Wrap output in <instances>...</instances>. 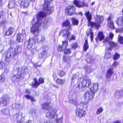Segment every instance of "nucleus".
Segmentation results:
<instances>
[{"instance_id": "f257e3e1", "label": "nucleus", "mask_w": 123, "mask_h": 123, "mask_svg": "<svg viewBox=\"0 0 123 123\" xmlns=\"http://www.w3.org/2000/svg\"><path fill=\"white\" fill-rule=\"evenodd\" d=\"M46 16H37V20L36 19L34 18L32 21L34 22V24L32 25V26L31 28V32L34 34L35 37L38 35V34L40 32L39 28L41 26L42 23V18Z\"/></svg>"}, {"instance_id": "f03ea898", "label": "nucleus", "mask_w": 123, "mask_h": 123, "mask_svg": "<svg viewBox=\"0 0 123 123\" xmlns=\"http://www.w3.org/2000/svg\"><path fill=\"white\" fill-rule=\"evenodd\" d=\"M86 18L88 20L87 26L91 27V28L95 27L98 30L101 26V24L103 22L104 19L102 16H97L95 18V21H91L92 16H86Z\"/></svg>"}, {"instance_id": "7ed1b4c3", "label": "nucleus", "mask_w": 123, "mask_h": 123, "mask_svg": "<svg viewBox=\"0 0 123 123\" xmlns=\"http://www.w3.org/2000/svg\"><path fill=\"white\" fill-rule=\"evenodd\" d=\"M81 84L83 88L89 87L90 90H94L95 91L98 89V84L96 83L91 84V79L86 76L84 77Z\"/></svg>"}, {"instance_id": "20e7f679", "label": "nucleus", "mask_w": 123, "mask_h": 123, "mask_svg": "<svg viewBox=\"0 0 123 123\" xmlns=\"http://www.w3.org/2000/svg\"><path fill=\"white\" fill-rule=\"evenodd\" d=\"M50 2V1L48 0L45 1L42 8L45 12L40 11L38 12L37 15H45L46 14L49 15L52 13L53 11V7H49Z\"/></svg>"}, {"instance_id": "39448f33", "label": "nucleus", "mask_w": 123, "mask_h": 123, "mask_svg": "<svg viewBox=\"0 0 123 123\" xmlns=\"http://www.w3.org/2000/svg\"><path fill=\"white\" fill-rule=\"evenodd\" d=\"M64 55L62 58L63 61L65 63L69 64L71 61V57L72 56H68L65 55H69L71 53V49L70 48L66 49L64 50Z\"/></svg>"}, {"instance_id": "423d86ee", "label": "nucleus", "mask_w": 123, "mask_h": 123, "mask_svg": "<svg viewBox=\"0 0 123 123\" xmlns=\"http://www.w3.org/2000/svg\"><path fill=\"white\" fill-rule=\"evenodd\" d=\"M68 46V41L67 40L62 41V45L59 44L57 47V51L60 52H63L64 49H67Z\"/></svg>"}, {"instance_id": "0eeeda50", "label": "nucleus", "mask_w": 123, "mask_h": 123, "mask_svg": "<svg viewBox=\"0 0 123 123\" xmlns=\"http://www.w3.org/2000/svg\"><path fill=\"white\" fill-rule=\"evenodd\" d=\"M34 83L31 84V86L33 88H37L38 86L41 84H43L44 82V78L40 77L38 80V81L36 78H34L33 79Z\"/></svg>"}, {"instance_id": "6e6552de", "label": "nucleus", "mask_w": 123, "mask_h": 123, "mask_svg": "<svg viewBox=\"0 0 123 123\" xmlns=\"http://www.w3.org/2000/svg\"><path fill=\"white\" fill-rule=\"evenodd\" d=\"M86 91L84 95V97L85 99H87L88 101L91 100L93 98L95 92L97 90L94 91V90H90Z\"/></svg>"}, {"instance_id": "1a4fd4ad", "label": "nucleus", "mask_w": 123, "mask_h": 123, "mask_svg": "<svg viewBox=\"0 0 123 123\" xmlns=\"http://www.w3.org/2000/svg\"><path fill=\"white\" fill-rule=\"evenodd\" d=\"M114 73L113 68H109L107 70L105 76V83L109 82L111 81L112 75Z\"/></svg>"}, {"instance_id": "9d476101", "label": "nucleus", "mask_w": 123, "mask_h": 123, "mask_svg": "<svg viewBox=\"0 0 123 123\" xmlns=\"http://www.w3.org/2000/svg\"><path fill=\"white\" fill-rule=\"evenodd\" d=\"M12 48H10L8 49L5 53V60L9 62L10 60V58L12 55L13 57L15 56L14 55Z\"/></svg>"}, {"instance_id": "9b49d317", "label": "nucleus", "mask_w": 123, "mask_h": 123, "mask_svg": "<svg viewBox=\"0 0 123 123\" xmlns=\"http://www.w3.org/2000/svg\"><path fill=\"white\" fill-rule=\"evenodd\" d=\"M75 8L73 6H68L65 9V13L68 15H72L75 14Z\"/></svg>"}, {"instance_id": "f8f14e48", "label": "nucleus", "mask_w": 123, "mask_h": 123, "mask_svg": "<svg viewBox=\"0 0 123 123\" xmlns=\"http://www.w3.org/2000/svg\"><path fill=\"white\" fill-rule=\"evenodd\" d=\"M75 111L76 116L79 118L85 117L86 114V111L81 108H77Z\"/></svg>"}, {"instance_id": "ddd939ff", "label": "nucleus", "mask_w": 123, "mask_h": 123, "mask_svg": "<svg viewBox=\"0 0 123 123\" xmlns=\"http://www.w3.org/2000/svg\"><path fill=\"white\" fill-rule=\"evenodd\" d=\"M52 77L54 80L58 85H61L65 83V80L58 78V76L55 73L53 74Z\"/></svg>"}, {"instance_id": "4468645a", "label": "nucleus", "mask_w": 123, "mask_h": 123, "mask_svg": "<svg viewBox=\"0 0 123 123\" xmlns=\"http://www.w3.org/2000/svg\"><path fill=\"white\" fill-rule=\"evenodd\" d=\"M108 44L109 47L108 48V49L109 50H111L113 48L117 49H118V45L117 42H115L112 41H110L109 42Z\"/></svg>"}, {"instance_id": "2eb2a0df", "label": "nucleus", "mask_w": 123, "mask_h": 123, "mask_svg": "<svg viewBox=\"0 0 123 123\" xmlns=\"http://www.w3.org/2000/svg\"><path fill=\"white\" fill-rule=\"evenodd\" d=\"M62 27H68V28L66 29L67 31H69L70 30H72L71 27V23L70 21L68 19H66L61 24Z\"/></svg>"}, {"instance_id": "dca6fc26", "label": "nucleus", "mask_w": 123, "mask_h": 123, "mask_svg": "<svg viewBox=\"0 0 123 123\" xmlns=\"http://www.w3.org/2000/svg\"><path fill=\"white\" fill-rule=\"evenodd\" d=\"M30 0H19L18 2L22 8H26L28 6Z\"/></svg>"}, {"instance_id": "f3484780", "label": "nucleus", "mask_w": 123, "mask_h": 123, "mask_svg": "<svg viewBox=\"0 0 123 123\" xmlns=\"http://www.w3.org/2000/svg\"><path fill=\"white\" fill-rule=\"evenodd\" d=\"M73 3L76 6L79 7H82L83 6H88L87 3H85L84 2H81L79 0H74Z\"/></svg>"}, {"instance_id": "a211bd4d", "label": "nucleus", "mask_w": 123, "mask_h": 123, "mask_svg": "<svg viewBox=\"0 0 123 123\" xmlns=\"http://www.w3.org/2000/svg\"><path fill=\"white\" fill-rule=\"evenodd\" d=\"M28 44L27 47L29 49H31L34 45H35L36 43V41L34 37L32 38L31 39L30 38L28 40Z\"/></svg>"}, {"instance_id": "6ab92c4d", "label": "nucleus", "mask_w": 123, "mask_h": 123, "mask_svg": "<svg viewBox=\"0 0 123 123\" xmlns=\"http://www.w3.org/2000/svg\"><path fill=\"white\" fill-rule=\"evenodd\" d=\"M60 34L62 35V37H65L66 36L67 39H69L70 37L71 33L69 31L67 32L66 29H64L61 31Z\"/></svg>"}, {"instance_id": "aec40b11", "label": "nucleus", "mask_w": 123, "mask_h": 123, "mask_svg": "<svg viewBox=\"0 0 123 123\" xmlns=\"http://www.w3.org/2000/svg\"><path fill=\"white\" fill-rule=\"evenodd\" d=\"M51 103L50 102H45L42 104V108L44 110L49 111L50 108H51V106L50 105Z\"/></svg>"}, {"instance_id": "412c9836", "label": "nucleus", "mask_w": 123, "mask_h": 123, "mask_svg": "<svg viewBox=\"0 0 123 123\" xmlns=\"http://www.w3.org/2000/svg\"><path fill=\"white\" fill-rule=\"evenodd\" d=\"M16 41L18 43L21 42L24 38V35L23 33H18L16 35Z\"/></svg>"}, {"instance_id": "4be33fe9", "label": "nucleus", "mask_w": 123, "mask_h": 123, "mask_svg": "<svg viewBox=\"0 0 123 123\" xmlns=\"http://www.w3.org/2000/svg\"><path fill=\"white\" fill-rule=\"evenodd\" d=\"M21 49L22 47L19 45H17L16 47L14 49L13 48V52L14 55L16 56L19 53L18 51L21 50Z\"/></svg>"}, {"instance_id": "5701e85b", "label": "nucleus", "mask_w": 123, "mask_h": 123, "mask_svg": "<svg viewBox=\"0 0 123 123\" xmlns=\"http://www.w3.org/2000/svg\"><path fill=\"white\" fill-rule=\"evenodd\" d=\"M9 97H2V102L0 101V105L1 103L4 106H6L7 102L8 101H9Z\"/></svg>"}, {"instance_id": "b1692460", "label": "nucleus", "mask_w": 123, "mask_h": 123, "mask_svg": "<svg viewBox=\"0 0 123 123\" xmlns=\"http://www.w3.org/2000/svg\"><path fill=\"white\" fill-rule=\"evenodd\" d=\"M98 38L99 39V41H101L104 38V36L103 32L100 31L98 33L97 37L95 38V40L97 42L98 41Z\"/></svg>"}, {"instance_id": "393cba45", "label": "nucleus", "mask_w": 123, "mask_h": 123, "mask_svg": "<svg viewBox=\"0 0 123 123\" xmlns=\"http://www.w3.org/2000/svg\"><path fill=\"white\" fill-rule=\"evenodd\" d=\"M116 23L119 26H123V16L118 18L117 19Z\"/></svg>"}, {"instance_id": "a878e982", "label": "nucleus", "mask_w": 123, "mask_h": 123, "mask_svg": "<svg viewBox=\"0 0 123 123\" xmlns=\"http://www.w3.org/2000/svg\"><path fill=\"white\" fill-rule=\"evenodd\" d=\"M14 30L13 28L10 27H9L8 30H7L5 34V35L10 36L12 34L14 31Z\"/></svg>"}, {"instance_id": "bb28decb", "label": "nucleus", "mask_w": 123, "mask_h": 123, "mask_svg": "<svg viewBox=\"0 0 123 123\" xmlns=\"http://www.w3.org/2000/svg\"><path fill=\"white\" fill-rule=\"evenodd\" d=\"M16 75H14L11 78V80L12 82H15L17 79L19 81L22 78L21 75H18L17 76Z\"/></svg>"}, {"instance_id": "cd10ccee", "label": "nucleus", "mask_w": 123, "mask_h": 123, "mask_svg": "<svg viewBox=\"0 0 123 123\" xmlns=\"http://www.w3.org/2000/svg\"><path fill=\"white\" fill-rule=\"evenodd\" d=\"M88 43L87 39H85V43L84 44L83 48V50L84 51H86L89 48Z\"/></svg>"}, {"instance_id": "c85d7f7f", "label": "nucleus", "mask_w": 123, "mask_h": 123, "mask_svg": "<svg viewBox=\"0 0 123 123\" xmlns=\"http://www.w3.org/2000/svg\"><path fill=\"white\" fill-rule=\"evenodd\" d=\"M86 61L88 63L91 62L92 61V56L87 53L86 55Z\"/></svg>"}, {"instance_id": "c756f323", "label": "nucleus", "mask_w": 123, "mask_h": 123, "mask_svg": "<svg viewBox=\"0 0 123 123\" xmlns=\"http://www.w3.org/2000/svg\"><path fill=\"white\" fill-rule=\"evenodd\" d=\"M72 25H78L79 24V21L74 18H73L71 19Z\"/></svg>"}, {"instance_id": "7c9ffc66", "label": "nucleus", "mask_w": 123, "mask_h": 123, "mask_svg": "<svg viewBox=\"0 0 123 123\" xmlns=\"http://www.w3.org/2000/svg\"><path fill=\"white\" fill-rule=\"evenodd\" d=\"M122 92L119 90H117L116 91L114 95L115 97L117 98H120L122 95Z\"/></svg>"}, {"instance_id": "2f4dec72", "label": "nucleus", "mask_w": 123, "mask_h": 123, "mask_svg": "<svg viewBox=\"0 0 123 123\" xmlns=\"http://www.w3.org/2000/svg\"><path fill=\"white\" fill-rule=\"evenodd\" d=\"M65 74V72L63 71L60 70L59 71L58 75L60 77H62L64 76Z\"/></svg>"}, {"instance_id": "473e14b6", "label": "nucleus", "mask_w": 123, "mask_h": 123, "mask_svg": "<svg viewBox=\"0 0 123 123\" xmlns=\"http://www.w3.org/2000/svg\"><path fill=\"white\" fill-rule=\"evenodd\" d=\"M118 42L121 44H123V36L119 35L118 36Z\"/></svg>"}, {"instance_id": "72a5a7b5", "label": "nucleus", "mask_w": 123, "mask_h": 123, "mask_svg": "<svg viewBox=\"0 0 123 123\" xmlns=\"http://www.w3.org/2000/svg\"><path fill=\"white\" fill-rule=\"evenodd\" d=\"M105 58L106 59H109L111 57V54L110 52H107L105 54Z\"/></svg>"}, {"instance_id": "f704fd0d", "label": "nucleus", "mask_w": 123, "mask_h": 123, "mask_svg": "<svg viewBox=\"0 0 123 123\" xmlns=\"http://www.w3.org/2000/svg\"><path fill=\"white\" fill-rule=\"evenodd\" d=\"M72 48L74 49H75L78 47V44L77 43L74 42L72 44Z\"/></svg>"}, {"instance_id": "c9c22d12", "label": "nucleus", "mask_w": 123, "mask_h": 123, "mask_svg": "<svg viewBox=\"0 0 123 123\" xmlns=\"http://www.w3.org/2000/svg\"><path fill=\"white\" fill-rule=\"evenodd\" d=\"M103 110V109L101 107H99L97 110L96 112V114L98 115L101 113L102 112Z\"/></svg>"}, {"instance_id": "e433bc0d", "label": "nucleus", "mask_w": 123, "mask_h": 123, "mask_svg": "<svg viewBox=\"0 0 123 123\" xmlns=\"http://www.w3.org/2000/svg\"><path fill=\"white\" fill-rule=\"evenodd\" d=\"M120 55L117 52H116L113 55V59L114 60H117L120 58Z\"/></svg>"}, {"instance_id": "4c0bfd02", "label": "nucleus", "mask_w": 123, "mask_h": 123, "mask_svg": "<svg viewBox=\"0 0 123 123\" xmlns=\"http://www.w3.org/2000/svg\"><path fill=\"white\" fill-rule=\"evenodd\" d=\"M90 33L91 35L90 38L91 41V42H93V34L92 32V28H90Z\"/></svg>"}, {"instance_id": "58836bf2", "label": "nucleus", "mask_w": 123, "mask_h": 123, "mask_svg": "<svg viewBox=\"0 0 123 123\" xmlns=\"http://www.w3.org/2000/svg\"><path fill=\"white\" fill-rule=\"evenodd\" d=\"M5 81V77L4 76L1 75L0 76V84L3 82Z\"/></svg>"}, {"instance_id": "ea45409f", "label": "nucleus", "mask_w": 123, "mask_h": 123, "mask_svg": "<svg viewBox=\"0 0 123 123\" xmlns=\"http://www.w3.org/2000/svg\"><path fill=\"white\" fill-rule=\"evenodd\" d=\"M115 32L116 33H122L123 32V27L121 28H118L116 30Z\"/></svg>"}, {"instance_id": "a19ab883", "label": "nucleus", "mask_w": 123, "mask_h": 123, "mask_svg": "<svg viewBox=\"0 0 123 123\" xmlns=\"http://www.w3.org/2000/svg\"><path fill=\"white\" fill-rule=\"evenodd\" d=\"M109 25L111 28L115 29V28L112 21H111L109 22Z\"/></svg>"}, {"instance_id": "79ce46f5", "label": "nucleus", "mask_w": 123, "mask_h": 123, "mask_svg": "<svg viewBox=\"0 0 123 123\" xmlns=\"http://www.w3.org/2000/svg\"><path fill=\"white\" fill-rule=\"evenodd\" d=\"M14 4L12 2L10 1L9 2L8 5V7L10 8H12L14 7Z\"/></svg>"}, {"instance_id": "37998d69", "label": "nucleus", "mask_w": 123, "mask_h": 123, "mask_svg": "<svg viewBox=\"0 0 123 123\" xmlns=\"http://www.w3.org/2000/svg\"><path fill=\"white\" fill-rule=\"evenodd\" d=\"M76 78V74H73L72 77L71 79V82H73L74 80Z\"/></svg>"}, {"instance_id": "c03bdc74", "label": "nucleus", "mask_w": 123, "mask_h": 123, "mask_svg": "<svg viewBox=\"0 0 123 123\" xmlns=\"http://www.w3.org/2000/svg\"><path fill=\"white\" fill-rule=\"evenodd\" d=\"M118 62L116 61L114 62L112 64V66L115 68H116L118 65Z\"/></svg>"}, {"instance_id": "a18cd8bd", "label": "nucleus", "mask_w": 123, "mask_h": 123, "mask_svg": "<svg viewBox=\"0 0 123 123\" xmlns=\"http://www.w3.org/2000/svg\"><path fill=\"white\" fill-rule=\"evenodd\" d=\"M62 121V118H57L55 119V121L57 123H61Z\"/></svg>"}, {"instance_id": "49530a36", "label": "nucleus", "mask_w": 123, "mask_h": 123, "mask_svg": "<svg viewBox=\"0 0 123 123\" xmlns=\"http://www.w3.org/2000/svg\"><path fill=\"white\" fill-rule=\"evenodd\" d=\"M114 36V34L111 32H110L109 35V38L110 39L112 40L113 39Z\"/></svg>"}, {"instance_id": "de8ad7c7", "label": "nucleus", "mask_w": 123, "mask_h": 123, "mask_svg": "<svg viewBox=\"0 0 123 123\" xmlns=\"http://www.w3.org/2000/svg\"><path fill=\"white\" fill-rule=\"evenodd\" d=\"M19 114L18 113H17L14 115V117L15 118V119L17 121L19 119Z\"/></svg>"}, {"instance_id": "09e8293b", "label": "nucleus", "mask_w": 123, "mask_h": 123, "mask_svg": "<svg viewBox=\"0 0 123 123\" xmlns=\"http://www.w3.org/2000/svg\"><path fill=\"white\" fill-rule=\"evenodd\" d=\"M46 52V51L44 50L41 52L40 54L41 55V57L43 58L45 55V53Z\"/></svg>"}, {"instance_id": "8fccbe9b", "label": "nucleus", "mask_w": 123, "mask_h": 123, "mask_svg": "<svg viewBox=\"0 0 123 123\" xmlns=\"http://www.w3.org/2000/svg\"><path fill=\"white\" fill-rule=\"evenodd\" d=\"M75 40V36L73 35H72L71 37L69 39V41L70 42L72 40Z\"/></svg>"}, {"instance_id": "3c124183", "label": "nucleus", "mask_w": 123, "mask_h": 123, "mask_svg": "<svg viewBox=\"0 0 123 123\" xmlns=\"http://www.w3.org/2000/svg\"><path fill=\"white\" fill-rule=\"evenodd\" d=\"M80 105H82L83 108L87 107V104H86L84 103H81L80 104Z\"/></svg>"}, {"instance_id": "603ef678", "label": "nucleus", "mask_w": 123, "mask_h": 123, "mask_svg": "<svg viewBox=\"0 0 123 123\" xmlns=\"http://www.w3.org/2000/svg\"><path fill=\"white\" fill-rule=\"evenodd\" d=\"M12 105L15 106V107L13 108H16L17 109L19 106V105L18 103H16L14 104H13Z\"/></svg>"}, {"instance_id": "864d4df0", "label": "nucleus", "mask_w": 123, "mask_h": 123, "mask_svg": "<svg viewBox=\"0 0 123 123\" xmlns=\"http://www.w3.org/2000/svg\"><path fill=\"white\" fill-rule=\"evenodd\" d=\"M78 88L79 89H81L83 88V87L82 86V85H81V86L80 85V83H79V84H78L77 86V87H76L75 88Z\"/></svg>"}, {"instance_id": "5fc2aeb1", "label": "nucleus", "mask_w": 123, "mask_h": 123, "mask_svg": "<svg viewBox=\"0 0 123 123\" xmlns=\"http://www.w3.org/2000/svg\"><path fill=\"white\" fill-rule=\"evenodd\" d=\"M25 92L26 94H30V92L29 89H26L25 90Z\"/></svg>"}, {"instance_id": "6e6d98bb", "label": "nucleus", "mask_w": 123, "mask_h": 123, "mask_svg": "<svg viewBox=\"0 0 123 123\" xmlns=\"http://www.w3.org/2000/svg\"><path fill=\"white\" fill-rule=\"evenodd\" d=\"M4 63L3 62L0 61V69L3 68V65Z\"/></svg>"}, {"instance_id": "4d7b16f0", "label": "nucleus", "mask_w": 123, "mask_h": 123, "mask_svg": "<svg viewBox=\"0 0 123 123\" xmlns=\"http://www.w3.org/2000/svg\"><path fill=\"white\" fill-rule=\"evenodd\" d=\"M31 102H34L35 101H36V99H35L34 97L31 96L30 99Z\"/></svg>"}, {"instance_id": "13d9d810", "label": "nucleus", "mask_w": 123, "mask_h": 123, "mask_svg": "<svg viewBox=\"0 0 123 123\" xmlns=\"http://www.w3.org/2000/svg\"><path fill=\"white\" fill-rule=\"evenodd\" d=\"M25 96L28 99H30L31 97L29 95H25Z\"/></svg>"}, {"instance_id": "bf43d9fd", "label": "nucleus", "mask_w": 123, "mask_h": 123, "mask_svg": "<svg viewBox=\"0 0 123 123\" xmlns=\"http://www.w3.org/2000/svg\"><path fill=\"white\" fill-rule=\"evenodd\" d=\"M51 115V113L50 112H48L46 114V116L47 117H50Z\"/></svg>"}, {"instance_id": "052dcab7", "label": "nucleus", "mask_w": 123, "mask_h": 123, "mask_svg": "<svg viewBox=\"0 0 123 123\" xmlns=\"http://www.w3.org/2000/svg\"><path fill=\"white\" fill-rule=\"evenodd\" d=\"M85 15H91V13H90L89 12H86L85 14Z\"/></svg>"}, {"instance_id": "680f3d73", "label": "nucleus", "mask_w": 123, "mask_h": 123, "mask_svg": "<svg viewBox=\"0 0 123 123\" xmlns=\"http://www.w3.org/2000/svg\"><path fill=\"white\" fill-rule=\"evenodd\" d=\"M52 85L53 87L54 88L57 89L59 88V86L57 85L53 84Z\"/></svg>"}, {"instance_id": "e2e57ef3", "label": "nucleus", "mask_w": 123, "mask_h": 123, "mask_svg": "<svg viewBox=\"0 0 123 123\" xmlns=\"http://www.w3.org/2000/svg\"><path fill=\"white\" fill-rule=\"evenodd\" d=\"M21 13L22 15H27L28 14V12H22Z\"/></svg>"}, {"instance_id": "0e129e2a", "label": "nucleus", "mask_w": 123, "mask_h": 123, "mask_svg": "<svg viewBox=\"0 0 123 123\" xmlns=\"http://www.w3.org/2000/svg\"><path fill=\"white\" fill-rule=\"evenodd\" d=\"M111 17L110 16H109V17L107 19V20L108 22L110 21H111Z\"/></svg>"}, {"instance_id": "69168bd1", "label": "nucleus", "mask_w": 123, "mask_h": 123, "mask_svg": "<svg viewBox=\"0 0 123 123\" xmlns=\"http://www.w3.org/2000/svg\"><path fill=\"white\" fill-rule=\"evenodd\" d=\"M0 23L2 25H4L5 24V22L4 21H2Z\"/></svg>"}, {"instance_id": "338daca9", "label": "nucleus", "mask_w": 123, "mask_h": 123, "mask_svg": "<svg viewBox=\"0 0 123 123\" xmlns=\"http://www.w3.org/2000/svg\"><path fill=\"white\" fill-rule=\"evenodd\" d=\"M4 14V12L3 11H2L0 12V15H2Z\"/></svg>"}, {"instance_id": "774afa93", "label": "nucleus", "mask_w": 123, "mask_h": 123, "mask_svg": "<svg viewBox=\"0 0 123 123\" xmlns=\"http://www.w3.org/2000/svg\"><path fill=\"white\" fill-rule=\"evenodd\" d=\"M28 123H32V121L31 120H28Z\"/></svg>"}]
</instances>
